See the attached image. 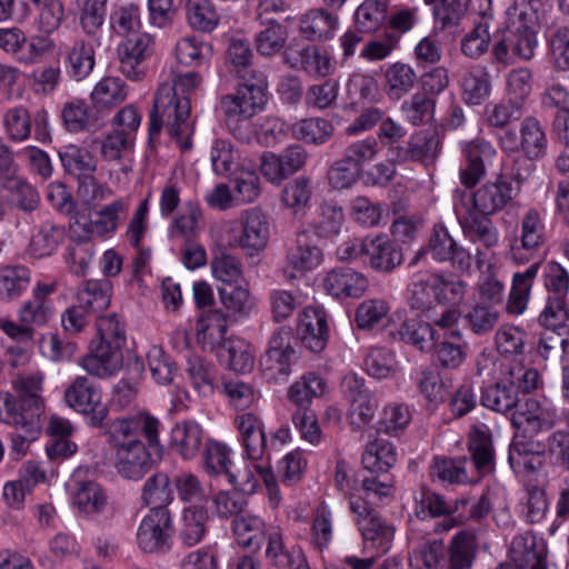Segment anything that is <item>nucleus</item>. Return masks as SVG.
<instances>
[{"label": "nucleus", "instance_id": "obj_13", "mask_svg": "<svg viewBox=\"0 0 569 569\" xmlns=\"http://www.w3.org/2000/svg\"><path fill=\"white\" fill-rule=\"evenodd\" d=\"M239 226L241 231L229 241L232 248H240L247 256L262 251L270 237V224L264 213L252 208L241 213Z\"/></svg>", "mask_w": 569, "mask_h": 569}, {"label": "nucleus", "instance_id": "obj_45", "mask_svg": "<svg viewBox=\"0 0 569 569\" xmlns=\"http://www.w3.org/2000/svg\"><path fill=\"white\" fill-rule=\"evenodd\" d=\"M417 74L406 63L396 62L385 72V90L390 99L399 100L407 94L415 86Z\"/></svg>", "mask_w": 569, "mask_h": 569}, {"label": "nucleus", "instance_id": "obj_29", "mask_svg": "<svg viewBox=\"0 0 569 569\" xmlns=\"http://www.w3.org/2000/svg\"><path fill=\"white\" fill-rule=\"evenodd\" d=\"M366 258L373 270L389 273L402 263V251L387 236H378L368 241Z\"/></svg>", "mask_w": 569, "mask_h": 569}, {"label": "nucleus", "instance_id": "obj_53", "mask_svg": "<svg viewBox=\"0 0 569 569\" xmlns=\"http://www.w3.org/2000/svg\"><path fill=\"white\" fill-rule=\"evenodd\" d=\"M208 513L202 508L184 509L179 529V538L186 546L199 543L207 531Z\"/></svg>", "mask_w": 569, "mask_h": 569}, {"label": "nucleus", "instance_id": "obj_4", "mask_svg": "<svg viewBox=\"0 0 569 569\" xmlns=\"http://www.w3.org/2000/svg\"><path fill=\"white\" fill-rule=\"evenodd\" d=\"M96 328L98 345L80 361L82 368L98 378H107L119 371L122 365L121 349L126 345V326L114 312L98 316Z\"/></svg>", "mask_w": 569, "mask_h": 569}, {"label": "nucleus", "instance_id": "obj_1", "mask_svg": "<svg viewBox=\"0 0 569 569\" xmlns=\"http://www.w3.org/2000/svg\"><path fill=\"white\" fill-rule=\"evenodd\" d=\"M202 79L198 72L179 74L173 84L163 83L158 88L150 116L149 133L156 136L163 124L182 150L192 146L193 122L190 119L191 104L187 94L194 91Z\"/></svg>", "mask_w": 569, "mask_h": 569}, {"label": "nucleus", "instance_id": "obj_40", "mask_svg": "<svg viewBox=\"0 0 569 569\" xmlns=\"http://www.w3.org/2000/svg\"><path fill=\"white\" fill-rule=\"evenodd\" d=\"M73 505L86 515L101 513L108 506V497L94 481H79L73 491Z\"/></svg>", "mask_w": 569, "mask_h": 569}, {"label": "nucleus", "instance_id": "obj_19", "mask_svg": "<svg viewBox=\"0 0 569 569\" xmlns=\"http://www.w3.org/2000/svg\"><path fill=\"white\" fill-rule=\"evenodd\" d=\"M290 328L281 327L274 331L269 340L268 348L261 357V366L274 373L288 375L290 366L296 361V350L292 346Z\"/></svg>", "mask_w": 569, "mask_h": 569}, {"label": "nucleus", "instance_id": "obj_56", "mask_svg": "<svg viewBox=\"0 0 569 569\" xmlns=\"http://www.w3.org/2000/svg\"><path fill=\"white\" fill-rule=\"evenodd\" d=\"M467 458L450 459L436 457L429 473L432 480L447 483H466L469 478L466 472Z\"/></svg>", "mask_w": 569, "mask_h": 569}, {"label": "nucleus", "instance_id": "obj_37", "mask_svg": "<svg viewBox=\"0 0 569 569\" xmlns=\"http://www.w3.org/2000/svg\"><path fill=\"white\" fill-rule=\"evenodd\" d=\"M395 446L383 439L369 442L362 453L365 469L376 475L387 473L396 463Z\"/></svg>", "mask_w": 569, "mask_h": 569}, {"label": "nucleus", "instance_id": "obj_58", "mask_svg": "<svg viewBox=\"0 0 569 569\" xmlns=\"http://www.w3.org/2000/svg\"><path fill=\"white\" fill-rule=\"evenodd\" d=\"M186 14L189 26L203 32L212 31L219 22V16L210 0H188Z\"/></svg>", "mask_w": 569, "mask_h": 569}, {"label": "nucleus", "instance_id": "obj_9", "mask_svg": "<svg viewBox=\"0 0 569 569\" xmlns=\"http://www.w3.org/2000/svg\"><path fill=\"white\" fill-rule=\"evenodd\" d=\"M378 498L366 500L362 497L350 498V510L357 516L356 523L366 541L372 547L386 552L393 539V528L386 523L379 513L372 508Z\"/></svg>", "mask_w": 569, "mask_h": 569}, {"label": "nucleus", "instance_id": "obj_64", "mask_svg": "<svg viewBox=\"0 0 569 569\" xmlns=\"http://www.w3.org/2000/svg\"><path fill=\"white\" fill-rule=\"evenodd\" d=\"M94 254V246L89 238L72 240L67 248L66 262L71 273L83 277Z\"/></svg>", "mask_w": 569, "mask_h": 569}, {"label": "nucleus", "instance_id": "obj_59", "mask_svg": "<svg viewBox=\"0 0 569 569\" xmlns=\"http://www.w3.org/2000/svg\"><path fill=\"white\" fill-rule=\"evenodd\" d=\"M499 319V310L483 302L473 305L465 316L467 327L477 336L487 335L492 331Z\"/></svg>", "mask_w": 569, "mask_h": 569}, {"label": "nucleus", "instance_id": "obj_18", "mask_svg": "<svg viewBox=\"0 0 569 569\" xmlns=\"http://www.w3.org/2000/svg\"><path fill=\"white\" fill-rule=\"evenodd\" d=\"M345 395L350 402V423L357 428L368 425L375 417L378 401L356 376L343 379Z\"/></svg>", "mask_w": 569, "mask_h": 569}, {"label": "nucleus", "instance_id": "obj_10", "mask_svg": "<svg viewBox=\"0 0 569 569\" xmlns=\"http://www.w3.org/2000/svg\"><path fill=\"white\" fill-rule=\"evenodd\" d=\"M519 134L508 129L499 138L500 146L508 152L522 151L530 160L542 158L547 151V138L540 122L533 117L522 120Z\"/></svg>", "mask_w": 569, "mask_h": 569}, {"label": "nucleus", "instance_id": "obj_55", "mask_svg": "<svg viewBox=\"0 0 569 569\" xmlns=\"http://www.w3.org/2000/svg\"><path fill=\"white\" fill-rule=\"evenodd\" d=\"M253 53L247 41L234 39L228 48V62L231 71L243 80L256 79L260 73L252 68Z\"/></svg>", "mask_w": 569, "mask_h": 569}, {"label": "nucleus", "instance_id": "obj_49", "mask_svg": "<svg viewBox=\"0 0 569 569\" xmlns=\"http://www.w3.org/2000/svg\"><path fill=\"white\" fill-rule=\"evenodd\" d=\"M64 237V230L61 227L44 223L34 233L28 244L27 252L32 258H44L51 256Z\"/></svg>", "mask_w": 569, "mask_h": 569}, {"label": "nucleus", "instance_id": "obj_6", "mask_svg": "<svg viewBox=\"0 0 569 569\" xmlns=\"http://www.w3.org/2000/svg\"><path fill=\"white\" fill-rule=\"evenodd\" d=\"M547 242V229L541 212L526 209L519 217L513 237L509 240L507 258L516 264L533 260Z\"/></svg>", "mask_w": 569, "mask_h": 569}, {"label": "nucleus", "instance_id": "obj_22", "mask_svg": "<svg viewBox=\"0 0 569 569\" xmlns=\"http://www.w3.org/2000/svg\"><path fill=\"white\" fill-rule=\"evenodd\" d=\"M297 331L302 343L313 352H321L328 342L329 330L323 309L307 307L299 315Z\"/></svg>", "mask_w": 569, "mask_h": 569}, {"label": "nucleus", "instance_id": "obj_28", "mask_svg": "<svg viewBox=\"0 0 569 569\" xmlns=\"http://www.w3.org/2000/svg\"><path fill=\"white\" fill-rule=\"evenodd\" d=\"M415 512L420 519L427 517L450 519L461 508L470 505V499L460 498L455 500L452 503L448 502L441 495L431 491L430 489L422 488L415 495Z\"/></svg>", "mask_w": 569, "mask_h": 569}, {"label": "nucleus", "instance_id": "obj_27", "mask_svg": "<svg viewBox=\"0 0 569 569\" xmlns=\"http://www.w3.org/2000/svg\"><path fill=\"white\" fill-rule=\"evenodd\" d=\"M509 555L517 569H547L545 546L538 543L531 531L517 535L512 539Z\"/></svg>", "mask_w": 569, "mask_h": 569}, {"label": "nucleus", "instance_id": "obj_16", "mask_svg": "<svg viewBox=\"0 0 569 569\" xmlns=\"http://www.w3.org/2000/svg\"><path fill=\"white\" fill-rule=\"evenodd\" d=\"M335 485L337 489L350 500L352 497L382 499L391 495L392 485L389 480L379 477H368L357 486L352 468L343 460H339L335 469Z\"/></svg>", "mask_w": 569, "mask_h": 569}, {"label": "nucleus", "instance_id": "obj_60", "mask_svg": "<svg viewBox=\"0 0 569 569\" xmlns=\"http://www.w3.org/2000/svg\"><path fill=\"white\" fill-rule=\"evenodd\" d=\"M462 94L468 104H480L490 93V76L482 69H472L462 78Z\"/></svg>", "mask_w": 569, "mask_h": 569}, {"label": "nucleus", "instance_id": "obj_50", "mask_svg": "<svg viewBox=\"0 0 569 569\" xmlns=\"http://www.w3.org/2000/svg\"><path fill=\"white\" fill-rule=\"evenodd\" d=\"M108 0H84L79 14V22L87 36L93 39L96 46H102L100 30L104 22Z\"/></svg>", "mask_w": 569, "mask_h": 569}, {"label": "nucleus", "instance_id": "obj_51", "mask_svg": "<svg viewBox=\"0 0 569 569\" xmlns=\"http://www.w3.org/2000/svg\"><path fill=\"white\" fill-rule=\"evenodd\" d=\"M290 130L295 139L315 144H323L333 134V126L322 118L299 120L291 126Z\"/></svg>", "mask_w": 569, "mask_h": 569}, {"label": "nucleus", "instance_id": "obj_38", "mask_svg": "<svg viewBox=\"0 0 569 569\" xmlns=\"http://www.w3.org/2000/svg\"><path fill=\"white\" fill-rule=\"evenodd\" d=\"M94 41L84 39L76 40L67 51V68L77 81L87 78L96 64Z\"/></svg>", "mask_w": 569, "mask_h": 569}, {"label": "nucleus", "instance_id": "obj_7", "mask_svg": "<svg viewBox=\"0 0 569 569\" xmlns=\"http://www.w3.org/2000/svg\"><path fill=\"white\" fill-rule=\"evenodd\" d=\"M537 48V37L533 29L528 26L521 28H508L502 33L495 36L491 56L492 62L508 67L518 59L530 60Z\"/></svg>", "mask_w": 569, "mask_h": 569}, {"label": "nucleus", "instance_id": "obj_48", "mask_svg": "<svg viewBox=\"0 0 569 569\" xmlns=\"http://www.w3.org/2000/svg\"><path fill=\"white\" fill-rule=\"evenodd\" d=\"M461 333L459 330H452L442 341L436 343L433 340L436 362L446 369L458 368L466 358V346L460 342Z\"/></svg>", "mask_w": 569, "mask_h": 569}, {"label": "nucleus", "instance_id": "obj_42", "mask_svg": "<svg viewBox=\"0 0 569 569\" xmlns=\"http://www.w3.org/2000/svg\"><path fill=\"white\" fill-rule=\"evenodd\" d=\"M260 517L243 512L232 521V532L238 545L252 551L259 550L264 537Z\"/></svg>", "mask_w": 569, "mask_h": 569}, {"label": "nucleus", "instance_id": "obj_33", "mask_svg": "<svg viewBox=\"0 0 569 569\" xmlns=\"http://www.w3.org/2000/svg\"><path fill=\"white\" fill-rule=\"evenodd\" d=\"M217 355L230 370L239 373L249 372L254 365L253 349L240 338H229L219 347Z\"/></svg>", "mask_w": 569, "mask_h": 569}, {"label": "nucleus", "instance_id": "obj_26", "mask_svg": "<svg viewBox=\"0 0 569 569\" xmlns=\"http://www.w3.org/2000/svg\"><path fill=\"white\" fill-rule=\"evenodd\" d=\"M323 288L335 298H359L366 292L368 280L351 268H337L327 273Z\"/></svg>", "mask_w": 569, "mask_h": 569}, {"label": "nucleus", "instance_id": "obj_57", "mask_svg": "<svg viewBox=\"0 0 569 569\" xmlns=\"http://www.w3.org/2000/svg\"><path fill=\"white\" fill-rule=\"evenodd\" d=\"M64 170L73 176L93 173L97 170L96 158L86 149L77 146H67L59 152Z\"/></svg>", "mask_w": 569, "mask_h": 569}, {"label": "nucleus", "instance_id": "obj_54", "mask_svg": "<svg viewBox=\"0 0 569 569\" xmlns=\"http://www.w3.org/2000/svg\"><path fill=\"white\" fill-rule=\"evenodd\" d=\"M173 499V491L170 488V480L166 473L157 472L147 479L142 500L151 509H167L166 506Z\"/></svg>", "mask_w": 569, "mask_h": 569}, {"label": "nucleus", "instance_id": "obj_11", "mask_svg": "<svg viewBox=\"0 0 569 569\" xmlns=\"http://www.w3.org/2000/svg\"><path fill=\"white\" fill-rule=\"evenodd\" d=\"M426 253H430L436 261L450 262L452 268L460 271H466L471 267L470 252L460 247L442 224L433 227L428 244L417 252L412 263H416Z\"/></svg>", "mask_w": 569, "mask_h": 569}, {"label": "nucleus", "instance_id": "obj_14", "mask_svg": "<svg viewBox=\"0 0 569 569\" xmlns=\"http://www.w3.org/2000/svg\"><path fill=\"white\" fill-rule=\"evenodd\" d=\"M139 431L144 435L151 447L159 443V420L148 413H141L111 421L108 429L111 447L118 449L120 446H126L129 440L137 439Z\"/></svg>", "mask_w": 569, "mask_h": 569}, {"label": "nucleus", "instance_id": "obj_17", "mask_svg": "<svg viewBox=\"0 0 569 569\" xmlns=\"http://www.w3.org/2000/svg\"><path fill=\"white\" fill-rule=\"evenodd\" d=\"M171 532L170 512L168 509H150L142 519L137 542L146 552L162 550L169 541Z\"/></svg>", "mask_w": 569, "mask_h": 569}, {"label": "nucleus", "instance_id": "obj_34", "mask_svg": "<svg viewBox=\"0 0 569 569\" xmlns=\"http://www.w3.org/2000/svg\"><path fill=\"white\" fill-rule=\"evenodd\" d=\"M480 402L498 413H506L519 403L518 392L503 375L502 378L482 388Z\"/></svg>", "mask_w": 569, "mask_h": 569}, {"label": "nucleus", "instance_id": "obj_24", "mask_svg": "<svg viewBox=\"0 0 569 569\" xmlns=\"http://www.w3.org/2000/svg\"><path fill=\"white\" fill-rule=\"evenodd\" d=\"M399 322L392 321L388 327V335L395 341L406 342L415 346L420 351H429L436 340L435 328L425 321L416 319H401L400 313H396Z\"/></svg>", "mask_w": 569, "mask_h": 569}, {"label": "nucleus", "instance_id": "obj_61", "mask_svg": "<svg viewBox=\"0 0 569 569\" xmlns=\"http://www.w3.org/2000/svg\"><path fill=\"white\" fill-rule=\"evenodd\" d=\"M312 187L310 180L299 177L286 184L281 193V201L293 213L303 211L310 203Z\"/></svg>", "mask_w": 569, "mask_h": 569}, {"label": "nucleus", "instance_id": "obj_62", "mask_svg": "<svg viewBox=\"0 0 569 569\" xmlns=\"http://www.w3.org/2000/svg\"><path fill=\"white\" fill-rule=\"evenodd\" d=\"M436 101L426 93H415L402 102L400 109L406 120L412 126H422L433 118Z\"/></svg>", "mask_w": 569, "mask_h": 569}, {"label": "nucleus", "instance_id": "obj_44", "mask_svg": "<svg viewBox=\"0 0 569 569\" xmlns=\"http://www.w3.org/2000/svg\"><path fill=\"white\" fill-rule=\"evenodd\" d=\"M407 303L418 316H428L435 310L438 302L430 274L409 284Z\"/></svg>", "mask_w": 569, "mask_h": 569}, {"label": "nucleus", "instance_id": "obj_36", "mask_svg": "<svg viewBox=\"0 0 569 569\" xmlns=\"http://www.w3.org/2000/svg\"><path fill=\"white\" fill-rule=\"evenodd\" d=\"M202 445V429L199 423L184 420L171 431V446L183 458H194Z\"/></svg>", "mask_w": 569, "mask_h": 569}, {"label": "nucleus", "instance_id": "obj_5", "mask_svg": "<svg viewBox=\"0 0 569 569\" xmlns=\"http://www.w3.org/2000/svg\"><path fill=\"white\" fill-rule=\"evenodd\" d=\"M526 176L513 171L510 176L499 173L477 188L471 194V203L459 204L460 208L493 216L505 210L519 196Z\"/></svg>", "mask_w": 569, "mask_h": 569}, {"label": "nucleus", "instance_id": "obj_8", "mask_svg": "<svg viewBox=\"0 0 569 569\" xmlns=\"http://www.w3.org/2000/svg\"><path fill=\"white\" fill-rule=\"evenodd\" d=\"M63 398L68 407L88 417L94 427L101 426L108 416L101 390L87 377H76L66 388Z\"/></svg>", "mask_w": 569, "mask_h": 569}, {"label": "nucleus", "instance_id": "obj_30", "mask_svg": "<svg viewBox=\"0 0 569 569\" xmlns=\"http://www.w3.org/2000/svg\"><path fill=\"white\" fill-rule=\"evenodd\" d=\"M541 262L531 263L525 271L512 276L511 288L506 302V312L519 316L527 309L531 289L540 269Z\"/></svg>", "mask_w": 569, "mask_h": 569}, {"label": "nucleus", "instance_id": "obj_41", "mask_svg": "<svg viewBox=\"0 0 569 569\" xmlns=\"http://www.w3.org/2000/svg\"><path fill=\"white\" fill-rule=\"evenodd\" d=\"M438 306H457L463 301L468 283L451 274L435 272L430 273Z\"/></svg>", "mask_w": 569, "mask_h": 569}, {"label": "nucleus", "instance_id": "obj_39", "mask_svg": "<svg viewBox=\"0 0 569 569\" xmlns=\"http://www.w3.org/2000/svg\"><path fill=\"white\" fill-rule=\"evenodd\" d=\"M31 281L30 270L21 264L0 267V299L13 301L22 296Z\"/></svg>", "mask_w": 569, "mask_h": 569}, {"label": "nucleus", "instance_id": "obj_20", "mask_svg": "<svg viewBox=\"0 0 569 569\" xmlns=\"http://www.w3.org/2000/svg\"><path fill=\"white\" fill-rule=\"evenodd\" d=\"M116 468L120 476L130 480L141 479L152 467V458L147 447L138 439L114 449Z\"/></svg>", "mask_w": 569, "mask_h": 569}, {"label": "nucleus", "instance_id": "obj_2", "mask_svg": "<svg viewBox=\"0 0 569 569\" xmlns=\"http://www.w3.org/2000/svg\"><path fill=\"white\" fill-rule=\"evenodd\" d=\"M43 373L38 370L16 375L12 379L16 396L0 392V421L32 428L43 412Z\"/></svg>", "mask_w": 569, "mask_h": 569}, {"label": "nucleus", "instance_id": "obj_31", "mask_svg": "<svg viewBox=\"0 0 569 569\" xmlns=\"http://www.w3.org/2000/svg\"><path fill=\"white\" fill-rule=\"evenodd\" d=\"M287 260L299 271H309L320 264L322 251L308 230L297 232L295 244L287 253Z\"/></svg>", "mask_w": 569, "mask_h": 569}, {"label": "nucleus", "instance_id": "obj_46", "mask_svg": "<svg viewBox=\"0 0 569 569\" xmlns=\"http://www.w3.org/2000/svg\"><path fill=\"white\" fill-rule=\"evenodd\" d=\"M228 330L226 316L218 310H211L202 315L197 321V336L200 341L217 348L223 343Z\"/></svg>", "mask_w": 569, "mask_h": 569}, {"label": "nucleus", "instance_id": "obj_25", "mask_svg": "<svg viewBox=\"0 0 569 569\" xmlns=\"http://www.w3.org/2000/svg\"><path fill=\"white\" fill-rule=\"evenodd\" d=\"M152 38L142 33L128 38L122 44L120 57L121 72L129 79L139 80L144 74L143 61L152 53Z\"/></svg>", "mask_w": 569, "mask_h": 569}, {"label": "nucleus", "instance_id": "obj_63", "mask_svg": "<svg viewBox=\"0 0 569 569\" xmlns=\"http://www.w3.org/2000/svg\"><path fill=\"white\" fill-rule=\"evenodd\" d=\"M325 389L326 383L320 377L307 373L290 387L288 396L299 407L298 409H307L312 398L322 396Z\"/></svg>", "mask_w": 569, "mask_h": 569}, {"label": "nucleus", "instance_id": "obj_32", "mask_svg": "<svg viewBox=\"0 0 569 569\" xmlns=\"http://www.w3.org/2000/svg\"><path fill=\"white\" fill-rule=\"evenodd\" d=\"M338 27V18L326 9L307 11L299 21L302 36L309 41H322L332 38Z\"/></svg>", "mask_w": 569, "mask_h": 569}, {"label": "nucleus", "instance_id": "obj_15", "mask_svg": "<svg viewBox=\"0 0 569 569\" xmlns=\"http://www.w3.org/2000/svg\"><path fill=\"white\" fill-rule=\"evenodd\" d=\"M462 154L466 166L459 171L461 184L466 188H473L486 176L487 168L495 166L498 153L495 147L482 139L467 142L462 147Z\"/></svg>", "mask_w": 569, "mask_h": 569}, {"label": "nucleus", "instance_id": "obj_52", "mask_svg": "<svg viewBox=\"0 0 569 569\" xmlns=\"http://www.w3.org/2000/svg\"><path fill=\"white\" fill-rule=\"evenodd\" d=\"M127 98L124 82L117 77H106L101 79L91 92L92 103L98 109H109Z\"/></svg>", "mask_w": 569, "mask_h": 569}, {"label": "nucleus", "instance_id": "obj_21", "mask_svg": "<svg viewBox=\"0 0 569 569\" xmlns=\"http://www.w3.org/2000/svg\"><path fill=\"white\" fill-rule=\"evenodd\" d=\"M284 62L290 68L302 70L312 77H327L335 70V63L330 54L315 46H308L301 50L287 48Z\"/></svg>", "mask_w": 569, "mask_h": 569}, {"label": "nucleus", "instance_id": "obj_43", "mask_svg": "<svg viewBox=\"0 0 569 569\" xmlns=\"http://www.w3.org/2000/svg\"><path fill=\"white\" fill-rule=\"evenodd\" d=\"M128 211V201L117 199L113 202L103 206L96 213V219L89 223V232L92 236L106 237L113 233Z\"/></svg>", "mask_w": 569, "mask_h": 569}, {"label": "nucleus", "instance_id": "obj_23", "mask_svg": "<svg viewBox=\"0 0 569 569\" xmlns=\"http://www.w3.org/2000/svg\"><path fill=\"white\" fill-rule=\"evenodd\" d=\"M455 212L463 234L471 241L480 242L486 248H492L498 244L499 232L493 222L488 218V214L462 209L458 203L455 204Z\"/></svg>", "mask_w": 569, "mask_h": 569}, {"label": "nucleus", "instance_id": "obj_47", "mask_svg": "<svg viewBox=\"0 0 569 569\" xmlns=\"http://www.w3.org/2000/svg\"><path fill=\"white\" fill-rule=\"evenodd\" d=\"M469 451L476 468L480 471L489 467L493 460V447L491 431L488 426L481 423L472 426L469 432Z\"/></svg>", "mask_w": 569, "mask_h": 569}, {"label": "nucleus", "instance_id": "obj_12", "mask_svg": "<svg viewBox=\"0 0 569 569\" xmlns=\"http://www.w3.org/2000/svg\"><path fill=\"white\" fill-rule=\"evenodd\" d=\"M236 93L221 98V108L228 117L249 119L260 111L267 102L264 77L259 73L256 79L244 80Z\"/></svg>", "mask_w": 569, "mask_h": 569}, {"label": "nucleus", "instance_id": "obj_3", "mask_svg": "<svg viewBox=\"0 0 569 569\" xmlns=\"http://www.w3.org/2000/svg\"><path fill=\"white\" fill-rule=\"evenodd\" d=\"M476 555L475 532L461 530L447 549L441 539L419 543L410 552L409 565L412 569H471Z\"/></svg>", "mask_w": 569, "mask_h": 569}, {"label": "nucleus", "instance_id": "obj_35", "mask_svg": "<svg viewBox=\"0 0 569 569\" xmlns=\"http://www.w3.org/2000/svg\"><path fill=\"white\" fill-rule=\"evenodd\" d=\"M77 299L87 315L102 316L111 302V284L108 280H88L78 291Z\"/></svg>", "mask_w": 569, "mask_h": 569}]
</instances>
